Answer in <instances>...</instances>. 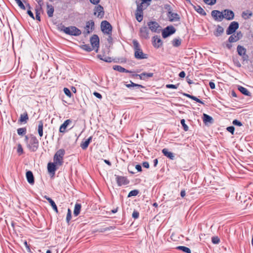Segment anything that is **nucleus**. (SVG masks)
Wrapping results in <instances>:
<instances>
[{
    "instance_id": "obj_1",
    "label": "nucleus",
    "mask_w": 253,
    "mask_h": 253,
    "mask_svg": "<svg viewBox=\"0 0 253 253\" xmlns=\"http://www.w3.org/2000/svg\"><path fill=\"white\" fill-rule=\"evenodd\" d=\"M132 42L134 49L135 57L137 59H147L148 55L143 52L138 42L136 40H134Z\"/></svg>"
},
{
    "instance_id": "obj_2",
    "label": "nucleus",
    "mask_w": 253,
    "mask_h": 253,
    "mask_svg": "<svg viewBox=\"0 0 253 253\" xmlns=\"http://www.w3.org/2000/svg\"><path fill=\"white\" fill-rule=\"evenodd\" d=\"M65 155V150L60 149L55 154L53 161L57 166H61L63 163V157Z\"/></svg>"
},
{
    "instance_id": "obj_3",
    "label": "nucleus",
    "mask_w": 253,
    "mask_h": 253,
    "mask_svg": "<svg viewBox=\"0 0 253 253\" xmlns=\"http://www.w3.org/2000/svg\"><path fill=\"white\" fill-rule=\"evenodd\" d=\"M63 31L67 34L75 36H79L81 34V30L75 26L64 27Z\"/></svg>"
},
{
    "instance_id": "obj_4",
    "label": "nucleus",
    "mask_w": 253,
    "mask_h": 253,
    "mask_svg": "<svg viewBox=\"0 0 253 253\" xmlns=\"http://www.w3.org/2000/svg\"><path fill=\"white\" fill-rule=\"evenodd\" d=\"M27 147L31 151H36L39 147V141L35 136L32 137L27 144Z\"/></svg>"
},
{
    "instance_id": "obj_5",
    "label": "nucleus",
    "mask_w": 253,
    "mask_h": 253,
    "mask_svg": "<svg viewBox=\"0 0 253 253\" xmlns=\"http://www.w3.org/2000/svg\"><path fill=\"white\" fill-rule=\"evenodd\" d=\"M101 27L102 32L106 34L110 35L112 32V26L107 21H103L101 22Z\"/></svg>"
},
{
    "instance_id": "obj_6",
    "label": "nucleus",
    "mask_w": 253,
    "mask_h": 253,
    "mask_svg": "<svg viewBox=\"0 0 253 253\" xmlns=\"http://www.w3.org/2000/svg\"><path fill=\"white\" fill-rule=\"evenodd\" d=\"M175 29L173 26H168L162 32V36L166 38L175 32Z\"/></svg>"
},
{
    "instance_id": "obj_7",
    "label": "nucleus",
    "mask_w": 253,
    "mask_h": 253,
    "mask_svg": "<svg viewBox=\"0 0 253 253\" xmlns=\"http://www.w3.org/2000/svg\"><path fill=\"white\" fill-rule=\"evenodd\" d=\"M94 14L98 18H102L104 15L103 7L100 5L96 6L94 9Z\"/></svg>"
},
{
    "instance_id": "obj_8",
    "label": "nucleus",
    "mask_w": 253,
    "mask_h": 253,
    "mask_svg": "<svg viewBox=\"0 0 253 253\" xmlns=\"http://www.w3.org/2000/svg\"><path fill=\"white\" fill-rule=\"evenodd\" d=\"M149 29L152 32H159L160 31V26L159 24L156 22L151 21L148 23Z\"/></svg>"
},
{
    "instance_id": "obj_9",
    "label": "nucleus",
    "mask_w": 253,
    "mask_h": 253,
    "mask_svg": "<svg viewBox=\"0 0 253 253\" xmlns=\"http://www.w3.org/2000/svg\"><path fill=\"white\" fill-rule=\"evenodd\" d=\"M238 27L239 24L237 22L233 21L231 22L226 30V34L227 35L233 34L238 28Z\"/></svg>"
},
{
    "instance_id": "obj_10",
    "label": "nucleus",
    "mask_w": 253,
    "mask_h": 253,
    "mask_svg": "<svg viewBox=\"0 0 253 253\" xmlns=\"http://www.w3.org/2000/svg\"><path fill=\"white\" fill-rule=\"evenodd\" d=\"M223 13L218 10H214L211 11V16L216 21H221L223 19Z\"/></svg>"
},
{
    "instance_id": "obj_11",
    "label": "nucleus",
    "mask_w": 253,
    "mask_h": 253,
    "mask_svg": "<svg viewBox=\"0 0 253 253\" xmlns=\"http://www.w3.org/2000/svg\"><path fill=\"white\" fill-rule=\"evenodd\" d=\"M90 42L91 44L92 47L93 48L96 47L97 49L96 50V51L97 52L98 51V48L99 47V39L98 37L94 35H93L90 39Z\"/></svg>"
},
{
    "instance_id": "obj_12",
    "label": "nucleus",
    "mask_w": 253,
    "mask_h": 253,
    "mask_svg": "<svg viewBox=\"0 0 253 253\" xmlns=\"http://www.w3.org/2000/svg\"><path fill=\"white\" fill-rule=\"evenodd\" d=\"M238 53L242 56L244 60H246L248 59V56L246 54V49L241 45L237 46Z\"/></svg>"
},
{
    "instance_id": "obj_13",
    "label": "nucleus",
    "mask_w": 253,
    "mask_h": 253,
    "mask_svg": "<svg viewBox=\"0 0 253 253\" xmlns=\"http://www.w3.org/2000/svg\"><path fill=\"white\" fill-rule=\"evenodd\" d=\"M223 18L228 20H232L234 18V14L232 10L226 9L223 11Z\"/></svg>"
},
{
    "instance_id": "obj_14",
    "label": "nucleus",
    "mask_w": 253,
    "mask_h": 253,
    "mask_svg": "<svg viewBox=\"0 0 253 253\" xmlns=\"http://www.w3.org/2000/svg\"><path fill=\"white\" fill-rule=\"evenodd\" d=\"M140 36L145 39L149 38V30L146 27H143L140 29Z\"/></svg>"
},
{
    "instance_id": "obj_15",
    "label": "nucleus",
    "mask_w": 253,
    "mask_h": 253,
    "mask_svg": "<svg viewBox=\"0 0 253 253\" xmlns=\"http://www.w3.org/2000/svg\"><path fill=\"white\" fill-rule=\"evenodd\" d=\"M94 27V22L92 20L88 21L86 22L85 27L84 28L86 34H89L92 31Z\"/></svg>"
},
{
    "instance_id": "obj_16",
    "label": "nucleus",
    "mask_w": 253,
    "mask_h": 253,
    "mask_svg": "<svg viewBox=\"0 0 253 253\" xmlns=\"http://www.w3.org/2000/svg\"><path fill=\"white\" fill-rule=\"evenodd\" d=\"M72 122V120L68 119L66 120L64 123L60 126L59 128V131L60 132L64 133L66 131V129L67 126L71 124Z\"/></svg>"
},
{
    "instance_id": "obj_17",
    "label": "nucleus",
    "mask_w": 253,
    "mask_h": 253,
    "mask_svg": "<svg viewBox=\"0 0 253 253\" xmlns=\"http://www.w3.org/2000/svg\"><path fill=\"white\" fill-rule=\"evenodd\" d=\"M26 178L27 179L28 182L30 184H34L35 181H34V177L33 174V173L31 171H28L26 172Z\"/></svg>"
},
{
    "instance_id": "obj_18",
    "label": "nucleus",
    "mask_w": 253,
    "mask_h": 253,
    "mask_svg": "<svg viewBox=\"0 0 253 253\" xmlns=\"http://www.w3.org/2000/svg\"><path fill=\"white\" fill-rule=\"evenodd\" d=\"M56 166L57 165L54 163V162L48 163L47 165V169L48 172L54 174L56 169Z\"/></svg>"
},
{
    "instance_id": "obj_19",
    "label": "nucleus",
    "mask_w": 253,
    "mask_h": 253,
    "mask_svg": "<svg viewBox=\"0 0 253 253\" xmlns=\"http://www.w3.org/2000/svg\"><path fill=\"white\" fill-rule=\"evenodd\" d=\"M224 32V29L220 26L218 25L214 31L213 34L216 37L221 36Z\"/></svg>"
},
{
    "instance_id": "obj_20",
    "label": "nucleus",
    "mask_w": 253,
    "mask_h": 253,
    "mask_svg": "<svg viewBox=\"0 0 253 253\" xmlns=\"http://www.w3.org/2000/svg\"><path fill=\"white\" fill-rule=\"evenodd\" d=\"M97 56L100 60L106 62L110 63L113 61L112 58L107 56L104 54H99Z\"/></svg>"
},
{
    "instance_id": "obj_21",
    "label": "nucleus",
    "mask_w": 253,
    "mask_h": 253,
    "mask_svg": "<svg viewBox=\"0 0 253 253\" xmlns=\"http://www.w3.org/2000/svg\"><path fill=\"white\" fill-rule=\"evenodd\" d=\"M113 69L115 70H116V71H118L121 73H132V71H128L125 68L122 67V66H119V65H115L113 66Z\"/></svg>"
},
{
    "instance_id": "obj_22",
    "label": "nucleus",
    "mask_w": 253,
    "mask_h": 253,
    "mask_svg": "<svg viewBox=\"0 0 253 253\" xmlns=\"http://www.w3.org/2000/svg\"><path fill=\"white\" fill-rule=\"evenodd\" d=\"M162 44L161 40L158 37L153 38V45L157 48H159Z\"/></svg>"
},
{
    "instance_id": "obj_23",
    "label": "nucleus",
    "mask_w": 253,
    "mask_h": 253,
    "mask_svg": "<svg viewBox=\"0 0 253 253\" xmlns=\"http://www.w3.org/2000/svg\"><path fill=\"white\" fill-rule=\"evenodd\" d=\"M46 7H47V14L48 17H52L53 12H54L53 6L51 4L47 3Z\"/></svg>"
},
{
    "instance_id": "obj_24",
    "label": "nucleus",
    "mask_w": 253,
    "mask_h": 253,
    "mask_svg": "<svg viewBox=\"0 0 253 253\" xmlns=\"http://www.w3.org/2000/svg\"><path fill=\"white\" fill-rule=\"evenodd\" d=\"M117 182L119 186H121L122 185H125L127 183L126 179L125 177L123 176H117Z\"/></svg>"
},
{
    "instance_id": "obj_25",
    "label": "nucleus",
    "mask_w": 253,
    "mask_h": 253,
    "mask_svg": "<svg viewBox=\"0 0 253 253\" xmlns=\"http://www.w3.org/2000/svg\"><path fill=\"white\" fill-rule=\"evenodd\" d=\"M91 140H92V137L90 136L88 139H87L84 142H83L81 144V147H82V148L84 150L86 149L87 148V147H88L89 143L91 141Z\"/></svg>"
},
{
    "instance_id": "obj_26",
    "label": "nucleus",
    "mask_w": 253,
    "mask_h": 253,
    "mask_svg": "<svg viewBox=\"0 0 253 253\" xmlns=\"http://www.w3.org/2000/svg\"><path fill=\"white\" fill-rule=\"evenodd\" d=\"M169 17L171 21H177L179 19L178 15L175 13H172L171 12H169Z\"/></svg>"
},
{
    "instance_id": "obj_27",
    "label": "nucleus",
    "mask_w": 253,
    "mask_h": 253,
    "mask_svg": "<svg viewBox=\"0 0 253 253\" xmlns=\"http://www.w3.org/2000/svg\"><path fill=\"white\" fill-rule=\"evenodd\" d=\"M162 152L164 154V155L166 156H167L168 158L173 160L174 158V155L172 153L169 152L168 149H164L162 150Z\"/></svg>"
},
{
    "instance_id": "obj_28",
    "label": "nucleus",
    "mask_w": 253,
    "mask_h": 253,
    "mask_svg": "<svg viewBox=\"0 0 253 253\" xmlns=\"http://www.w3.org/2000/svg\"><path fill=\"white\" fill-rule=\"evenodd\" d=\"M81 210V204H78V203L76 204V205L75 206V208H74V215L76 216H78Z\"/></svg>"
},
{
    "instance_id": "obj_29",
    "label": "nucleus",
    "mask_w": 253,
    "mask_h": 253,
    "mask_svg": "<svg viewBox=\"0 0 253 253\" xmlns=\"http://www.w3.org/2000/svg\"><path fill=\"white\" fill-rule=\"evenodd\" d=\"M212 120L213 119L211 117L206 114H203V121L205 124L208 123H211L212 122Z\"/></svg>"
},
{
    "instance_id": "obj_30",
    "label": "nucleus",
    "mask_w": 253,
    "mask_h": 253,
    "mask_svg": "<svg viewBox=\"0 0 253 253\" xmlns=\"http://www.w3.org/2000/svg\"><path fill=\"white\" fill-rule=\"evenodd\" d=\"M38 131L40 137L43 135V123L42 121L39 122Z\"/></svg>"
},
{
    "instance_id": "obj_31",
    "label": "nucleus",
    "mask_w": 253,
    "mask_h": 253,
    "mask_svg": "<svg viewBox=\"0 0 253 253\" xmlns=\"http://www.w3.org/2000/svg\"><path fill=\"white\" fill-rule=\"evenodd\" d=\"M238 89L243 94L246 95L247 96H251V93L246 88L240 86L238 87Z\"/></svg>"
},
{
    "instance_id": "obj_32",
    "label": "nucleus",
    "mask_w": 253,
    "mask_h": 253,
    "mask_svg": "<svg viewBox=\"0 0 253 253\" xmlns=\"http://www.w3.org/2000/svg\"><path fill=\"white\" fill-rule=\"evenodd\" d=\"M177 249L186 253H191L190 249L186 247L178 246L177 247Z\"/></svg>"
},
{
    "instance_id": "obj_33",
    "label": "nucleus",
    "mask_w": 253,
    "mask_h": 253,
    "mask_svg": "<svg viewBox=\"0 0 253 253\" xmlns=\"http://www.w3.org/2000/svg\"><path fill=\"white\" fill-rule=\"evenodd\" d=\"M135 17L138 22H141L143 19V12L136 11Z\"/></svg>"
},
{
    "instance_id": "obj_34",
    "label": "nucleus",
    "mask_w": 253,
    "mask_h": 253,
    "mask_svg": "<svg viewBox=\"0 0 253 253\" xmlns=\"http://www.w3.org/2000/svg\"><path fill=\"white\" fill-rule=\"evenodd\" d=\"M181 41L180 39H174L172 42L173 46L177 47L181 44Z\"/></svg>"
},
{
    "instance_id": "obj_35",
    "label": "nucleus",
    "mask_w": 253,
    "mask_h": 253,
    "mask_svg": "<svg viewBox=\"0 0 253 253\" xmlns=\"http://www.w3.org/2000/svg\"><path fill=\"white\" fill-rule=\"evenodd\" d=\"M28 120V117L27 113L21 114L20 118V121L21 122H26Z\"/></svg>"
},
{
    "instance_id": "obj_36",
    "label": "nucleus",
    "mask_w": 253,
    "mask_h": 253,
    "mask_svg": "<svg viewBox=\"0 0 253 253\" xmlns=\"http://www.w3.org/2000/svg\"><path fill=\"white\" fill-rule=\"evenodd\" d=\"M252 15V13L249 11H244L242 13V17L245 19L249 18Z\"/></svg>"
},
{
    "instance_id": "obj_37",
    "label": "nucleus",
    "mask_w": 253,
    "mask_h": 253,
    "mask_svg": "<svg viewBox=\"0 0 253 253\" xmlns=\"http://www.w3.org/2000/svg\"><path fill=\"white\" fill-rule=\"evenodd\" d=\"M195 10L200 14L205 15L206 14V12L205 10L200 6H197L195 7Z\"/></svg>"
},
{
    "instance_id": "obj_38",
    "label": "nucleus",
    "mask_w": 253,
    "mask_h": 253,
    "mask_svg": "<svg viewBox=\"0 0 253 253\" xmlns=\"http://www.w3.org/2000/svg\"><path fill=\"white\" fill-rule=\"evenodd\" d=\"M44 198H45L48 201L52 208L53 207L56 206L55 202L49 197H47V196H44Z\"/></svg>"
},
{
    "instance_id": "obj_39",
    "label": "nucleus",
    "mask_w": 253,
    "mask_h": 253,
    "mask_svg": "<svg viewBox=\"0 0 253 253\" xmlns=\"http://www.w3.org/2000/svg\"><path fill=\"white\" fill-rule=\"evenodd\" d=\"M228 40L230 42H234L238 41V39L235 36V34H233L229 38Z\"/></svg>"
},
{
    "instance_id": "obj_40",
    "label": "nucleus",
    "mask_w": 253,
    "mask_h": 253,
    "mask_svg": "<svg viewBox=\"0 0 253 253\" xmlns=\"http://www.w3.org/2000/svg\"><path fill=\"white\" fill-rule=\"evenodd\" d=\"M82 48L83 49L87 51H90L92 50V48L89 46L88 44H84L82 46Z\"/></svg>"
},
{
    "instance_id": "obj_41",
    "label": "nucleus",
    "mask_w": 253,
    "mask_h": 253,
    "mask_svg": "<svg viewBox=\"0 0 253 253\" xmlns=\"http://www.w3.org/2000/svg\"><path fill=\"white\" fill-rule=\"evenodd\" d=\"M138 193H139V192L137 190H132L129 193V194L128 195V197H130L131 196H136L138 194Z\"/></svg>"
},
{
    "instance_id": "obj_42",
    "label": "nucleus",
    "mask_w": 253,
    "mask_h": 253,
    "mask_svg": "<svg viewBox=\"0 0 253 253\" xmlns=\"http://www.w3.org/2000/svg\"><path fill=\"white\" fill-rule=\"evenodd\" d=\"M26 129L25 128H19L17 129V133L19 135H23L26 133Z\"/></svg>"
},
{
    "instance_id": "obj_43",
    "label": "nucleus",
    "mask_w": 253,
    "mask_h": 253,
    "mask_svg": "<svg viewBox=\"0 0 253 253\" xmlns=\"http://www.w3.org/2000/svg\"><path fill=\"white\" fill-rule=\"evenodd\" d=\"M63 91H64V92L65 93V94L68 97H71V96H72V93H71V91H70V90L66 88V87H65L63 89Z\"/></svg>"
},
{
    "instance_id": "obj_44",
    "label": "nucleus",
    "mask_w": 253,
    "mask_h": 253,
    "mask_svg": "<svg viewBox=\"0 0 253 253\" xmlns=\"http://www.w3.org/2000/svg\"><path fill=\"white\" fill-rule=\"evenodd\" d=\"M71 219V211L69 209L68 210V213H67V217H66V221L68 223H69V221H70Z\"/></svg>"
},
{
    "instance_id": "obj_45",
    "label": "nucleus",
    "mask_w": 253,
    "mask_h": 253,
    "mask_svg": "<svg viewBox=\"0 0 253 253\" xmlns=\"http://www.w3.org/2000/svg\"><path fill=\"white\" fill-rule=\"evenodd\" d=\"M16 2V3H17V4L18 5V6L22 9L23 10H25V6H24V5L23 4V3H22V2L20 0H16L15 1Z\"/></svg>"
},
{
    "instance_id": "obj_46",
    "label": "nucleus",
    "mask_w": 253,
    "mask_h": 253,
    "mask_svg": "<svg viewBox=\"0 0 253 253\" xmlns=\"http://www.w3.org/2000/svg\"><path fill=\"white\" fill-rule=\"evenodd\" d=\"M204 2L209 5H213L216 3V0H204Z\"/></svg>"
},
{
    "instance_id": "obj_47",
    "label": "nucleus",
    "mask_w": 253,
    "mask_h": 253,
    "mask_svg": "<svg viewBox=\"0 0 253 253\" xmlns=\"http://www.w3.org/2000/svg\"><path fill=\"white\" fill-rule=\"evenodd\" d=\"M181 124L183 127V129L185 131H187L188 130V126L185 124L184 119H182L181 120Z\"/></svg>"
},
{
    "instance_id": "obj_48",
    "label": "nucleus",
    "mask_w": 253,
    "mask_h": 253,
    "mask_svg": "<svg viewBox=\"0 0 253 253\" xmlns=\"http://www.w3.org/2000/svg\"><path fill=\"white\" fill-rule=\"evenodd\" d=\"M166 87L168 88H173V89H177L178 84H168L166 85Z\"/></svg>"
},
{
    "instance_id": "obj_49",
    "label": "nucleus",
    "mask_w": 253,
    "mask_h": 253,
    "mask_svg": "<svg viewBox=\"0 0 253 253\" xmlns=\"http://www.w3.org/2000/svg\"><path fill=\"white\" fill-rule=\"evenodd\" d=\"M130 83H131L130 84H126V86L127 87H130L131 86H138V87H143L142 85L134 84V83H132V82H130Z\"/></svg>"
},
{
    "instance_id": "obj_50",
    "label": "nucleus",
    "mask_w": 253,
    "mask_h": 253,
    "mask_svg": "<svg viewBox=\"0 0 253 253\" xmlns=\"http://www.w3.org/2000/svg\"><path fill=\"white\" fill-rule=\"evenodd\" d=\"M144 73H143L140 75L138 74H133L132 75V77H138L141 80H144Z\"/></svg>"
},
{
    "instance_id": "obj_51",
    "label": "nucleus",
    "mask_w": 253,
    "mask_h": 253,
    "mask_svg": "<svg viewBox=\"0 0 253 253\" xmlns=\"http://www.w3.org/2000/svg\"><path fill=\"white\" fill-rule=\"evenodd\" d=\"M143 4H142V3H141V4L140 5H138L136 11L143 12Z\"/></svg>"
},
{
    "instance_id": "obj_52",
    "label": "nucleus",
    "mask_w": 253,
    "mask_h": 253,
    "mask_svg": "<svg viewBox=\"0 0 253 253\" xmlns=\"http://www.w3.org/2000/svg\"><path fill=\"white\" fill-rule=\"evenodd\" d=\"M233 124L239 126H242L243 125L242 123L237 120H234L233 121Z\"/></svg>"
},
{
    "instance_id": "obj_53",
    "label": "nucleus",
    "mask_w": 253,
    "mask_h": 253,
    "mask_svg": "<svg viewBox=\"0 0 253 253\" xmlns=\"http://www.w3.org/2000/svg\"><path fill=\"white\" fill-rule=\"evenodd\" d=\"M212 242L213 244H218L219 242V239L217 237H213L212 238Z\"/></svg>"
},
{
    "instance_id": "obj_54",
    "label": "nucleus",
    "mask_w": 253,
    "mask_h": 253,
    "mask_svg": "<svg viewBox=\"0 0 253 253\" xmlns=\"http://www.w3.org/2000/svg\"><path fill=\"white\" fill-rule=\"evenodd\" d=\"M191 99H192L193 100L196 101V102H197L198 103H201V104H204L203 101H202L199 99H198V98H197L196 97H195L194 96H192H192L191 97Z\"/></svg>"
},
{
    "instance_id": "obj_55",
    "label": "nucleus",
    "mask_w": 253,
    "mask_h": 253,
    "mask_svg": "<svg viewBox=\"0 0 253 253\" xmlns=\"http://www.w3.org/2000/svg\"><path fill=\"white\" fill-rule=\"evenodd\" d=\"M17 152L20 154H21L23 153V148L22 147V146L21 144H19L18 145V148H17Z\"/></svg>"
},
{
    "instance_id": "obj_56",
    "label": "nucleus",
    "mask_w": 253,
    "mask_h": 253,
    "mask_svg": "<svg viewBox=\"0 0 253 253\" xmlns=\"http://www.w3.org/2000/svg\"><path fill=\"white\" fill-rule=\"evenodd\" d=\"M234 129H235L234 127L233 126H229L227 128V130L229 132H231L232 134H233V133H234Z\"/></svg>"
},
{
    "instance_id": "obj_57",
    "label": "nucleus",
    "mask_w": 253,
    "mask_h": 253,
    "mask_svg": "<svg viewBox=\"0 0 253 253\" xmlns=\"http://www.w3.org/2000/svg\"><path fill=\"white\" fill-rule=\"evenodd\" d=\"M36 18L37 20L40 21L41 20V18H40V12L39 11V10H38L37 9H36Z\"/></svg>"
},
{
    "instance_id": "obj_58",
    "label": "nucleus",
    "mask_w": 253,
    "mask_h": 253,
    "mask_svg": "<svg viewBox=\"0 0 253 253\" xmlns=\"http://www.w3.org/2000/svg\"><path fill=\"white\" fill-rule=\"evenodd\" d=\"M138 216H139V213L137 211H134L133 212L132 217L136 219L138 217Z\"/></svg>"
},
{
    "instance_id": "obj_59",
    "label": "nucleus",
    "mask_w": 253,
    "mask_h": 253,
    "mask_svg": "<svg viewBox=\"0 0 253 253\" xmlns=\"http://www.w3.org/2000/svg\"><path fill=\"white\" fill-rule=\"evenodd\" d=\"M144 78H151V77H152L153 76V73H144Z\"/></svg>"
},
{
    "instance_id": "obj_60",
    "label": "nucleus",
    "mask_w": 253,
    "mask_h": 253,
    "mask_svg": "<svg viewBox=\"0 0 253 253\" xmlns=\"http://www.w3.org/2000/svg\"><path fill=\"white\" fill-rule=\"evenodd\" d=\"M93 94L97 98H98L99 99L102 98V95L99 93L97 92H94Z\"/></svg>"
},
{
    "instance_id": "obj_61",
    "label": "nucleus",
    "mask_w": 253,
    "mask_h": 253,
    "mask_svg": "<svg viewBox=\"0 0 253 253\" xmlns=\"http://www.w3.org/2000/svg\"><path fill=\"white\" fill-rule=\"evenodd\" d=\"M235 36L237 37V38L239 40H240L242 37V33L240 32H237L236 34H235Z\"/></svg>"
},
{
    "instance_id": "obj_62",
    "label": "nucleus",
    "mask_w": 253,
    "mask_h": 253,
    "mask_svg": "<svg viewBox=\"0 0 253 253\" xmlns=\"http://www.w3.org/2000/svg\"><path fill=\"white\" fill-rule=\"evenodd\" d=\"M90 2L95 5L97 4L99 2L100 0H89Z\"/></svg>"
},
{
    "instance_id": "obj_63",
    "label": "nucleus",
    "mask_w": 253,
    "mask_h": 253,
    "mask_svg": "<svg viewBox=\"0 0 253 253\" xmlns=\"http://www.w3.org/2000/svg\"><path fill=\"white\" fill-rule=\"evenodd\" d=\"M27 13L29 14V15L33 19H35L34 18V14L33 13H32V12L30 10H28L27 11Z\"/></svg>"
},
{
    "instance_id": "obj_64",
    "label": "nucleus",
    "mask_w": 253,
    "mask_h": 253,
    "mask_svg": "<svg viewBox=\"0 0 253 253\" xmlns=\"http://www.w3.org/2000/svg\"><path fill=\"white\" fill-rule=\"evenodd\" d=\"M209 85L211 89L215 88V85L214 83L210 82L209 83Z\"/></svg>"
}]
</instances>
